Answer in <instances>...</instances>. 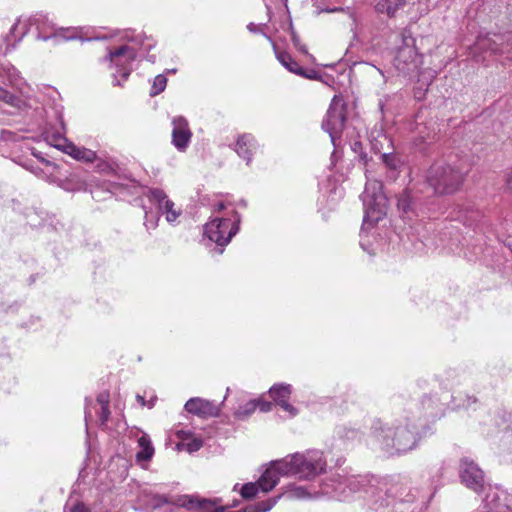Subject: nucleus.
Instances as JSON below:
<instances>
[{"label": "nucleus", "instance_id": "nucleus-47", "mask_svg": "<svg viewBox=\"0 0 512 512\" xmlns=\"http://www.w3.org/2000/svg\"><path fill=\"white\" fill-rule=\"evenodd\" d=\"M257 403V408L260 409L261 412H269L272 409V403L269 401H265L261 398L255 399Z\"/></svg>", "mask_w": 512, "mask_h": 512}, {"label": "nucleus", "instance_id": "nucleus-44", "mask_svg": "<svg viewBox=\"0 0 512 512\" xmlns=\"http://www.w3.org/2000/svg\"><path fill=\"white\" fill-rule=\"evenodd\" d=\"M298 76H301L306 79L310 80H320L321 75L318 71L315 69H305L302 67V72L298 73Z\"/></svg>", "mask_w": 512, "mask_h": 512}, {"label": "nucleus", "instance_id": "nucleus-33", "mask_svg": "<svg viewBox=\"0 0 512 512\" xmlns=\"http://www.w3.org/2000/svg\"><path fill=\"white\" fill-rule=\"evenodd\" d=\"M260 481H261V478L255 483L249 482V483L244 484L240 489L241 496L244 499H251L257 495L259 490L266 492L262 488V485H260Z\"/></svg>", "mask_w": 512, "mask_h": 512}, {"label": "nucleus", "instance_id": "nucleus-30", "mask_svg": "<svg viewBox=\"0 0 512 512\" xmlns=\"http://www.w3.org/2000/svg\"><path fill=\"white\" fill-rule=\"evenodd\" d=\"M257 409V403L255 399H250L239 404L234 410L233 415L237 420L248 419Z\"/></svg>", "mask_w": 512, "mask_h": 512}, {"label": "nucleus", "instance_id": "nucleus-22", "mask_svg": "<svg viewBox=\"0 0 512 512\" xmlns=\"http://www.w3.org/2000/svg\"><path fill=\"white\" fill-rule=\"evenodd\" d=\"M420 405H421L420 416H418L417 418H414V419L416 420V423L421 424L422 428H423L424 425L422 423H419L421 421V417L423 416L425 419H429V418L434 419V418L438 417L439 411H441V407H440L439 402L435 401L430 396L423 397ZM412 406H415V404H413ZM412 406L409 408V412H408L409 416L416 417L412 412Z\"/></svg>", "mask_w": 512, "mask_h": 512}, {"label": "nucleus", "instance_id": "nucleus-43", "mask_svg": "<svg viewBox=\"0 0 512 512\" xmlns=\"http://www.w3.org/2000/svg\"><path fill=\"white\" fill-rule=\"evenodd\" d=\"M64 512H91L90 509L82 502L73 504L67 503L64 507Z\"/></svg>", "mask_w": 512, "mask_h": 512}, {"label": "nucleus", "instance_id": "nucleus-32", "mask_svg": "<svg viewBox=\"0 0 512 512\" xmlns=\"http://www.w3.org/2000/svg\"><path fill=\"white\" fill-rule=\"evenodd\" d=\"M482 50H490L493 53L500 52V50L496 46L495 42H492V40L490 38H487V37H485V38H478L476 43H475V45H474V47L472 48L471 53L473 54V56L478 57L476 55V53L478 51H482Z\"/></svg>", "mask_w": 512, "mask_h": 512}, {"label": "nucleus", "instance_id": "nucleus-39", "mask_svg": "<svg viewBox=\"0 0 512 512\" xmlns=\"http://www.w3.org/2000/svg\"><path fill=\"white\" fill-rule=\"evenodd\" d=\"M203 445V441L199 438H190V439H187V441L185 442H182L181 444H178V448L181 449H185L186 451H188L189 453H193V452H196L198 451Z\"/></svg>", "mask_w": 512, "mask_h": 512}, {"label": "nucleus", "instance_id": "nucleus-51", "mask_svg": "<svg viewBox=\"0 0 512 512\" xmlns=\"http://www.w3.org/2000/svg\"><path fill=\"white\" fill-rule=\"evenodd\" d=\"M382 158H383V161L386 163L387 166L394 167V165L392 164V158L393 157L390 154L383 153L382 154Z\"/></svg>", "mask_w": 512, "mask_h": 512}, {"label": "nucleus", "instance_id": "nucleus-13", "mask_svg": "<svg viewBox=\"0 0 512 512\" xmlns=\"http://www.w3.org/2000/svg\"><path fill=\"white\" fill-rule=\"evenodd\" d=\"M30 26L38 31V38L44 41L55 39L56 41H68L78 38V30L75 28H57L42 13L35 14L29 18Z\"/></svg>", "mask_w": 512, "mask_h": 512}, {"label": "nucleus", "instance_id": "nucleus-6", "mask_svg": "<svg viewBox=\"0 0 512 512\" xmlns=\"http://www.w3.org/2000/svg\"><path fill=\"white\" fill-rule=\"evenodd\" d=\"M382 188L383 186L380 181L371 180L367 177L365 190L361 195L364 217L360 231V245L369 254H372L374 250L366 245L367 230L380 221L387 212L388 199L384 195Z\"/></svg>", "mask_w": 512, "mask_h": 512}, {"label": "nucleus", "instance_id": "nucleus-45", "mask_svg": "<svg viewBox=\"0 0 512 512\" xmlns=\"http://www.w3.org/2000/svg\"><path fill=\"white\" fill-rule=\"evenodd\" d=\"M505 421L504 419V414H501L500 412H498L497 414H495L493 417H491L489 419V422L487 421H484V424L485 425H488V426H493L495 428H498L500 427V425Z\"/></svg>", "mask_w": 512, "mask_h": 512}, {"label": "nucleus", "instance_id": "nucleus-50", "mask_svg": "<svg viewBox=\"0 0 512 512\" xmlns=\"http://www.w3.org/2000/svg\"><path fill=\"white\" fill-rule=\"evenodd\" d=\"M190 431H184V430H179L177 431V435L179 438L183 439L185 441H187V439H190Z\"/></svg>", "mask_w": 512, "mask_h": 512}, {"label": "nucleus", "instance_id": "nucleus-25", "mask_svg": "<svg viewBox=\"0 0 512 512\" xmlns=\"http://www.w3.org/2000/svg\"><path fill=\"white\" fill-rule=\"evenodd\" d=\"M27 219L29 224L33 227L47 225L56 228V224H54L55 216L50 215L47 211L41 208L30 209L27 213Z\"/></svg>", "mask_w": 512, "mask_h": 512}, {"label": "nucleus", "instance_id": "nucleus-3", "mask_svg": "<svg viewBox=\"0 0 512 512\" xmlns=\"http://www.w3.org/2000/svg\"><path fill=\"white\" fill-rule=\"evenodd\" d=\"M326 466L327 461L320 450L297 452L271 462L270 466L261 475L260 485L265 491H270L278 484L280 476L289 475L310 480L323 473Z\"/></svg>", "mask_w": 512, "mask_h": 512}, {"label": "nucleus", "instance_id": "nucleus-46", "mask_svg": "<svg viewBox=\"0 0 512 512\" xmlns=\"http://www.w3.org/2000/svg\"><path fill=\"white\" fill-rule=\"evenodd\" d=\"M278 405L283 410L288 412L291 417H294L298 414V409L296 407H294L293 405L289 404L288 400H286V399H282V401L280 403H278Z\"/></svg>", "mask_w": 512, "mask_h": 512}, {"label": "nucleus", "instance_id": "nucleus-49", "mask_svg": "<svg viewBox=\"0 0 512 512\" xmlns=\"http://www.w3.org/2000/svg\"><path fill=\"white\" fill-rule=\"evenodd\" d=\"M264 1V4H265V7L267 9V14L269 16V21H271V13H272V5H271V2L273 0H263ZM280 2H282L284 4V6L287 8V0H279Z\"/></svg>", "mask_w": 512, "mask_h": 512}, {"label": "nucleus", "instance_id": "nucleus-14", "mask_svg": "<svg viewBox=\"0 0 512 512\" xmlns=\"http://www.w3.org/2000/svg\"><path fill=\"white\" fill-rule=\"evenodd\" d=\"M346 122V105L343 100L337 96H334L326 117L322 122V128L326 131L331 139L332 144L336 145V140L340 138V135L344 129Z\"/></svg>", "mask_w": 512, "mask_h": 512}, {"label": "nucleus", "instance_id": "nucleus-27", "mask_svg": "<svg viewBox=\"0 0 512 512\" xmlns=\"http://www.w3.org/2000/svg\"><path fill=\"white\" fill-rule=\"evenodd\" d=\"M407 0H378L375 9L378 13L394 17L396 13L406 6Z\"/></svg>", "mask_w": 512, "mask_h": 512}, {"label": "nucleus", "instance_id": "nucleus-7", "mask_svg": "<svg viewBox=\"0 0 512 512\" xmlns=\"http://www.w3.org/2000/svg\"><path fill=\"white\" fill-rule=\"evenodd\" d=\"M0 145L9 150L10 156L14 162L23 168L31 171L39 178H45L46 174L43 169L35 165L32 158L27 157V153L38 159L47 166L52 163L41 156L40 152L30 145V139L20 132L2 129L0 131Z\"/></svg>", "mask_w": 512, "mask_h": 512}, {"label": "nucleus", "instance_id": "nucleus-9", "mask_svg": "<svg viewBox=\"0 0 512 512\" xmlns=\"http://www.w3.org/2000/svg\"><path fill=\"white\" fill-rule=\"evenodd\" d=\"M137 502L142 508L159 510L160 512H179L181 508L209 510L215 505V502L211 500L187 495L179 497L176 503H171L166 497L154 493L147 487L140 490Z\"/></svg>", "mask_w": 512, "mask_h": 512}, {"label": "nucleus", "instance_id": "nucleus-5", "mask_svg": "<svg viewBox=\"0 0 512 512\" xmlns=\"http://www.w3.org/2000/svg\"><path fill=\"white\" fill-rule=\"evenodd\" d=\"M45 113L47 120L42 135L48 145L63 151L78 161L91 163L97 159L96 152L78 147L67 140L63 114L60 108L53 107L49 111L46 110Z\"/></svg>", "mask_w": 512, "mask_h": 512}, {"label": "nucleus", "instance_id": "nucleus-16", "mask_svg": "<svg viewBox=\"0 0 512 512\" xmlns=\"http://www.w3.org/2000/svg\"><path fill=\"white\" fill-rule=\"evenodd\" d=\"M478 510L480 512H512V494L500 486H490Z\"/></svg>", "mask_w": 512, "mask_h": 512}, {"label": "nucleus", "instance_id": "nucleus-19", "mask_svg": "<svg viewBox=\"0 0 512 512\" xmlns=\"http://www.w3.org/2000/svg\"><path fill=\"white\" fill-rule=\"evenodd\" d=\"M172 144L179 152H185L190 145L192 131L189 123L183 116L172 119Z\"/></svg>", "mask_w": 512, "mask_h": 512}, {"label": "nucleus", "instance_id": "nucleus-23", "mask_svg": "<svg viewBox=\"0 0 512 512\" xmlns=\"http://www.w3.org/2000/svg\"><path fill=\"white\" fill-rule=\"evenodd\" d=\"M424 116V111L420 110L415 117V130L418 135L414 138V143L416 146H420L422 143H427L434 139V130L429 128L422 120Z\"/></svg>", "mask_w": 512, "mask_h": 512}, {"label": "nucleus", "instance_id": "nucleus-11", "mask_svg": "<svg viewBox=\"0 0 512 512\" xmlns=\"http://www.w3.org/2000/svg\"><path fill=\"white\" fill-rule=\"evenodd\" d=\"M240 214L232 209L225 216L215 217L204 225L203 234L218 247V253L224 251V247L238 233L240 227Z\"/></svg>", "mask_w": 512, "mask_h": 512}, {"label": "nucleus", "instance_id": "nucleus-21", "mask_svg": "<svg viewBox=\"0 0 512 512\" xmlns=\"http://www.w3.org/2000/svg\"><path fill=\"white\" fill-rule=\"evenodd\" d=\"M259 148V142L254 135L251 133H243L237 137L234 151L246 162V165L249 166L253 161L254 154Z\"/></svg>", "mask_w": 512, "mask_h": 512}, {"label": "nucleus", "instance_id": "nucleus-40", "mask_svg": "<svg viewBox=\"0 0 512 512\" xmlns=\"http://www.w3.org/2000/svg\"><path fill=\"white\" fill-rule=\"evenodd\" d=\"M457 375L455 371H448L445 375L441 376L439 379L440 385L443 386L444 389L450 390L456 384Z\"/></svg>", "mask_w": 512, "mask_h": 512}, {"label": "nucleus", "instance_id": "nucleus-10", "mask_svg": "<svg viewBox=\"0 0 512 512\" xmlns=\"http://www.w3.org/2000/svg\"><path fill=\"white\" fill-rule=\"evenodd\" d=\"M426 180L436 194H452L461 187L464 173L448 163L437 161L427 170Z\"/></svg>", "mask_w": 512, "mask_h": 512}, {"label": "nucleus", "instance_id": "nucleus-29", "mask_svg": "<svg viewBox=\"0 0 512 512\" xmlns=\"http://www.w3.org/2000/svg\"><path fill=\"white\" fill-rule=\"evenodd\" d=\"M96 404L99 405V410L96 412L99 418V425L101 427H106L110 417L109 393L107 391L99 393L96 399Z\"/></svg>", "mask_w": 512, "mask_h": 512}, {"label": "nucleus", "instance_id": "nucleus-42", "mask_svg": "<svg viewBox=\"0 0 512 512\" xmlns=\"http://www.w3.org/2000/svg\"><path fill=\"white\" fill-rule=\"evenodd\" d=\"M501 445L507 453L512 454V428L504 431L501 438Z\"/></svg>", "mask_w": 512, "mask_h": 512}, {"label": "nucleus", "instance_id": "nucleus-15", "mask_svg": "<svg viewBox=\"0 0 512 512\" xmlns=\"http://www.w3.org/2000/svg\"><path fill=\"white\" fill-rule=\"evenodd\" d=\"M459 478L468 489L479 493L485 485V473L470 457L464 456L459 461Z\"/></svg>", "mask_w": 512, "mask_h": 512}, {"label": "nucleus", "instance_id": "nucleus-34", "mask_svg": "<svg viewBox=\"0 0 512 512\" xmlns=\"http://www.w3.org/2000/svg\"><path fill=\"white\" fill-rule=\"evenodd\" d=\"M288 31L291 35V40L293 42L295 49L297 51H299L300 53L306 55L310 60L314 61L313 55L308 53L306 46L301 43L300 37L298 36L296 31L293 29L291 20L288 23Z\"/></svg>", "mask_w": 512, "mask_h": 512}, {"label": "nucleus", "instance_id": "nucleus-37", "mask_svg": "<svg viewBox=\"0 0 512 512\" xmlns=\"http://www.w3.org/2000/svg\"><path fill=\"white\" fill-rule=\"evenodd\" d=\"M167 85V78L164 74H159L153 79L150 95L156 96L163 92Z\"/></svg>", "mask_w": 512, "mask_h": 512}, {"label": "nucleus", "instance_id": "nucleus-8", "mask_svg": "<svg viewBox=\"0 0 512 512\" xmlns=\"http://www.w3.org/2000/svg\"><path fill=\"white\" fill-rule=\"evenodd\" d=\"M144 197L148 200L150 207L143 205L145 212L144 225L147 230H154L158 227L160 216L172 226L179 223L182 216V209L169 198L166 192L161 188H149L144 192Z\"/></svg>", "mask_w": 512, "mask_h": 512}, {"label": "nucleus", "instance_id": "nucleus-17", "mask_svg": "<svg viewBox=\"0 0 512 512\" xmlns=\"http://www.w3.org/2000/svg\"><path fill=\"white\" fill-rule=\"evenodd\" d=\"M412 37H403V45L397 49L394 57L395 68L404 74L414 72L421 64V56L418 54Z\"/></svg>", "mask_w": 512, "mask_h": 512}, {"label": "nucleus", "instance_id": "nucleus-26", "mask_svg": "<svg viewBox=\"0 0 512 512\" xmlns=\"http://www.w3.org/2000/svg\"><path fill=\"white\" fill-rule=\"evenodd\" d=\"M453 469V461L451 459H443L439 464L435 465L431 468L430 471V480L431 487L436 489L439 485H441V480L448 473H450Z\"/></svg>", "mask_w": 512, "mask_h": 512}, {"label": "nucleus", "instance_id": "nucleus-24", "mask_svg": "<svg viewBox=\"0 0 512 512\" xmlns=\"http://www.w3.org/2000/svg\"><path fill=\"white\" fill-rule=\"evenodd\" d=\"M138 451L136 453V461L137 463L143 465V463H148L154 456L155 450L152 444L150 437L143 433L138 441Z\"/></svg>", "mask_w": 512, "mask_h": 512}, {"label": "nucleus", "instance_id": "nucleus-4", "mask_svg": "<svg viewBox=\"0 0 512 512\" xmlns=\"http://www.w3.org/2000/svg\"><path fill=\"white\" fill-rule=\"evenodd\" d=\"M26 88L27 83L17 69L1 57L0 101L8 104L18 113L32 117L34 113H40L42 108L38 106L36 98L26 94Z\"/></svg>", "mask_w": 512, "mask_h": 512}, {"label": "nucleus", "instance_id": "nucleus-31", "mask_svg": "<svg viewBox=\"0 0 512 512\" xmlns=\"http://www.w3.org/2000/svg\"><path fill=\"white\" fill-rule=\"evenodd\" d=\"M269 395L277 404L282 399L288 400L291 395V386L284 383L275 384L269 389Z\"/></svg>", "mask_w": 512, "mask_h": 512}, {"label": "nucleus", "instance_id": "nucleus-20", "mask_svg": "<svg viewBox=\"0 0 512 512\" xmlns=\"http://www.w3.org/2000/svg\"><path fill=\"white\" fill-rule=\"evenodd\" d=\"M185 410L201 418L217 417L220 413V406L214 401L200 397L190 398L184 406Z\"/></svg>", "mask_w": 512, "mask_h": 512}, {"label": "nucleus", "instance_id": "nucleus-35", "mask_svg": "<svg viewBox=\"0 0 512 512\" xmlns=\"http://www.w3.org/2000/svg\"><path fill=\"white\" fill-rule=\"evenodd\" d=\"M453 408L460 409H468L473 403H476V398L470 395H463L459 393L458 395H451Z\"/></svg>", "mask_w": 512, "mask_h": 512}, {"label": "nucleus", "instance_id": "nucleus-48", "mask_svg": "<svg viewBox=\"0 0 512 512\" xmlns=\"http://www.w3.org/2000/svg\"><path fill=\"white\" fill-rule=\"evenodd\" d=\"M92 403V400L89 399V398H86L85 399V422L86 424L88 423V421L92 418V412L89 408L90 404Z\"/></svg>", "mask_w": 512, "mask_h": 512}, {"label": "nucleus", "instance_id": "nucleus-36", "mask_svg": "<svg viewBox=\"0 0 512 512\" xmlns=\"http://www.w3.org/2000/svg\"><path fill=\"white\" fill-rule=\"evenodd\" d=\"M247 29L249 32L257 34L260 33L264 37L268 39V41L273 45V43H276L273 37L270 35V26L268 24H255L253 22H250L247 25Z\"/></svg>", "mask_w": 512, "mask_h": 512}, {"label": "nucleus", "instance_id": "nucleus-12", "mask_svg": "<svg viewBox=\"0 0 512 512\" xmlns=\"http://www.w3.org/2000/svg\"><path fill=\"white\" fill-rule=\"evenodd\" d=\"M138 56V52L132 46L121 45L115 49H109L106 56L102 59L108 63L109 69H113V86H122V81H126L133 70V63Z\"/></svg>", "mask_w": 512, "mask_h": 512}, {"label": "nucleus", "instance_id": "nucleus-41", "mask_svg": "<svg viewBox=\"0 0 512 512\" xmlns=\"http://www.w3.org/2000/svg\"><path fill=\"white\" fill-rule=\"evenodd\" d=\"M282 497V495H277L276 497H271L264 501H259L256 504L258 512H268L270 511L277 503V501Z\"/></svg>", "mask_w": 512, "mask_h": 512}, {"label": "nucleus", "instance_id": "nucleus-54", "mask_svg": "<svg viewBox=\"0 0 512 512\" xmlns=\"http://www.w3.org/2000/svg\"><path fill=\"white\" fill-rule=\"evenodd\" d=\"M146 59H147V61L154 63L156 61V56L155 55H147Z\"/></svg>", "mask_w": 512, "mask_h": 512}, {"label": "nucleus", "instance_id": "nucleus-56", "mask_svg": "<svg viewBox=\"0 0 512 512\" xmlns=\"http://www.w3.org/2000/svg\"><path fill=\"white\" fill-rule=\"evenodd\" d=\"M238 486H239V484H238V483H237V484H235V485H234V487H233V490H234V491H236V490L238 489Z\"/></svg>", "mask_w": 512, "mask_h": 512}, {"label": "nucleus", "instance_id": "nucleus-52", "mask_svg": "<svg viewBox=\"0 0 512 512\" xmlns=\"http://www.w3.org/2000/svg\"><path fill=\"white\" fill-rule=\"evenodd\" d=\"M506 184H507V187L512 190V169L510 170V172L507 174V178H506Z\"/></svg>", "mask_w": 512, "mask_h": 512}, {"label": "nucleus", "instance_id": "nucleus-53", "mask_svg": "<svg viewBox=\"0 0 512 512\" xmlns=\"http://www.w3.org/2000/svg\"><path fill=\"white\" fill-rule=\"evenodd\" d=\"M226 208L225 204L223 202H218L216 205H215V208H214V212H221L222 210H224Z\"/></svg>", "mask_w": 512, "mask_h": 512}, {"label": "nucleus", "instance_id": "nucleus-55", "mask_svg": "<svg viewBox=\"0 0 512 512\" xmlns=\"http://www.w3.org/2000/svg\"><path fill=\"white\" fill-rule=\"evenodd\" d=\"M137 400L139 403H141V405H144L145 404V399L144 397L140 396V395H137Z\"/></svg>", "mask_w": 512, "mask_h": 512}, {"label": "nucleus", "instance_id": "nucleus-38", "mask_svg": "<svg viewBox=\"0 0 512 512\" xmlns=\"http://www.w3.org/2000/svg\"><path fill=\"white\" fill-rule=\"evenodd\" d=\"M281 495L289 499H305L310 497L309 492L303 486H294L289 491Z\"/></svg>", "mask_w": 512, "mask_h": 512}, {"label": "nucleus", "instance_id": "nucleus-58", "mask_svg": "<svg viewBox=\"0 0 512 512\" xmlns=\"http://www.w3.org/2000/svg\"><path fill=\"white\" fill-rule=\"evenodd\" d=\"M476 512H480V511L477 509Z\"/></svg>", "mask_w": 512, "mask_h": 512}, {"label": "nucleus", "instance_id": "nucleus-57", "mask_svg": "<svg viewBox=\"0 0 512 512\" xmlns=\"http://www.w3.org/2000/svg\"><path fill=\"white\" fill-rule=\"evenodd\" d=\"M16 29V25L12 26L11 31Z\"/></svg>", "mask_w": 512, "mask_h": 512}, {"label": "nucleus", "instance_id": "nucleus-28", "mask_svg": "<svg viewBox=\"0 0 512 512\" xmlns=\"http://www.w3.org/2000/svg\"><path fill=\"white\" fill-rule=\"evenodd\" d=\"M273 50L276 56V59L291 73L298 75V73L302 72V66L295 61L292 56L285 52L281 51L276 43H273Z\"/></svg>", "mask_w": 512, "mask_h": 512}, {"label": "nucleus", "instance_id": "nucleus-2", "mask_svg": "<svg viewBox=\"0 0 512 512\" xmlns=\"http://www.w3.org/2000/svg\"><path fill=\"white\" fill-rule=\"evenodd\" d=\"M414 418L400 415L391 423L376 419L371 427L372 445L389 456L415 449L422 438V425Z\"/></svg>", "mask_w": 512, "mask_h": 512}, {"label": "nucleus", "instance_id": "nucleus-18", "mask_svg": "<svg viewBox=\"0 0 512 512\" xmlns=\"http://www.w3.org/2000/svg\"><path fill=\"white\" fill-rule=\"evenodd\" d=\"M118 35H120L121 40L135 43L143 51H150L156 45V41L151 36H147L144 33L135 35L134 31H132L131 29H126L123 31L115 30L111 33H105L104 29L101 28L100 30H93L92 34L87 36L84 40H106L109 38L116 37Z\"/></svg>", "mask_w": 512, "mask_h": 512}, {"label": "nucleus", "instance_id": "nucleus-1", "mask_svg": "<svg viewBox=\"0 0 512 512\" xmlns=\"http://www.w3.org/2000/svg\"><path fill=\"white\" fill-rule=\"evenodd\" d=\"M360 491L367 494L369 508L374 512H412L411 505L419 495L408 478L337 475L322 486V493L338 501H348Z\"/></svg>", "mask_w": 512, "mask_h": 512}]
</instances>
